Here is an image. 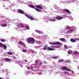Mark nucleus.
Wrapping results in <instances>:
<instances>
[{
	"mask_svg": "<svg viewBox=\"0 0 79 79\" xmlns=\"http://www.w3.org/2000/svg\"><path fill=\"white\" fill-rule=\"evenodd\" d=\"M44 64H47V62H46V61H44Z\"/></svg>",
	"mask_w": 79,
	"mask_h": 79,
	"instance_id": "f704fd0d",
	"label": "nucleus"
},
{
	"mask_svg": "<svg viewBox=\"0 0 79 79\" xmlns=\"http://www.w3.org/2000/svg\"><path fill=\"white\" fill-rule=\"evenodd\" d=\"M0 79H2V78L0 77Z\"/></svg>",
	"mask_w": 79,
	"mask_h": 79,
	"instance_id": "a19ab883",
	"label": "nucleus"
},
{
	"mask_svg": "<svg viewBox=\"0 0 79 79\" xmlns=\"http://www.w3.org/2000/svg\"><path fill=\"white\" fill-rule=\"evenodd\" d=\"M71 27H69V26H67V27H66V29L68 30L69 29H71Z\"/></svg>",
	"mask_w": 79,
	"mask_h": 79,
	"instance_id": "393cba45",
	"label": "nucleus"
},
{
	"mask_svg": "<svg viewBox=\"0 0 79 79\" xmlns=\"http://www.w3.org/2000/svg\"><path fill=\"white\" fill-rule=\"evenodd\" d=\"M64 61V60L63 59H60L59 60V62H60V63H61V62H63Z\"/></svg>",
	"mask_w": 79,
	"mask_h": 79,
	"instance_id": "a878e982",
	"label": "nucleus"
},
{
	"mask_svg": "<svg viewBox=\"0 0 79 79\" xmlns=\"http://www.w3.org/2000/svg\"><path fill=\"white\" fill-rule=\"evenodd\" d=\"M25 27L26 29H28V30L29 29V26L26 25L25 26Z\"/></svg>",
	"mask_w": 79,
	"mask_h": 79,
	"instance_id": "5701e85b",
	"label": "nucleus"
},
{
	"mask_svg": "<svg viewBox=\"0 0 79 79\" xmlns=\"http://www.w3.org/2000/svg\"><path fill=\"white\" fill-rule=\"evenodd\" d=\"M25 61H26V62H27V60H25Z\"/></svg>",
	"mask_w": 79,
	"mask_h": 79,
	"instance_id": "ea45409f",
	"label": "nucleus"
},
{
	"mask_svg": "<svg viewBox=\"0 0 79 79\" xmlns=\"http://www.w3.org/2000/svg\"><path fill=\"white\" fill-rule=\"evenodd\" d=\"M3 46V44L2 43H0V47L1 48H2Z\"/></svg>",
	"mask_w": 79,
	"mask_h": 79,
	"instance_id": "cd10ccee",
	"label": "nucleus"
},
{
	"mask_svg": "<svg viewBox=\"0 0 79 79\" xmlns=\"http://www.w3.org/2000/svg\"><path fill=\"white\" fill-rule=\"evenodd\" d=\"M1 42H5V40L3 39H1Z\"/></svg>",
	"mask_w": 79,
	"mask_h": 79,
	"instance_id": "7c9ffc66",
	"label": "nucleus"
},
{
	"mask_svg": "<svg viewBox=\"0 0 79 79\" xmlns=\"http://www.w3.org/2000/svg\"><path fill=\"white\" fill-rule=\"evenodd\" d=\"M74 2H77V0H73Z\"/></svg>",
	"mask_w": 79,
	"mask_h": 79,
	"instance_id": "e433bc0d",
	"label": "nucleus"
},
{
	"mask_svg": "<svg viewBox=\"0 0 79 79\" xmlns=\"http://www.w3.org/2000/svg\"><path fill=\"white\" fill-rule=\"evenodd\" d=\"M68 53L69 54H71V51H69L68 52Z\"/></svg>",
	"mask_w": 79,
	"mask_h": 79,
	"instance_id": "2f4dec72",
	"label": "nucleus"
},
{
	"mask_svg": "<svg viewBox=\"0 0 79 79\" xmlns=\"http://www.w3.org/2000/svg\"><path fill=\"white\" fill-rule=\"evenodd\" d=\"M2 27H6V26H7V24L6 23L4 25H1Z\"/></svg>",
	"mask_w": 79,
	"mask_h": 79,
	"instance_id": "4be33fe9",
	"label": "nucleus"
},
{
	"mask_svg": "<svg viewBox=\"0 0 79 79\" xmlns=\"http://www.w3.org/2000/svg\"><path fill=\"white\" fill-rule=\"evenodd\" d=\"M27 69H30V68L29 67H27Z\"/></svg>",
	"mask_w": 79,
	"mask_h": 79,
	"instance_id": "4c0bfd02",
	"label": "nucleus"
},
{
	"mask_svg": "<svg viewBox=\"0 0 79 79\" xmlns=\"http://www.w3.org/2000/svg\"><path fill=\"white\" fill-rule=\"evenodd\" d=\"M5 61H11V59L8 58H6L5 59Z\"/></svg>",
	"mask_w": 79,
	"mask_h": 79,
	"instance_id": "ddd939ff",
	"label": "nucleus"
},
{
	"mask_svg": "<svg viewBox=\"0 0 79 79\" xmlns=\"http://www.w3.org/2000/svg\"><path fill=\"white\" fill-rule=\"evenodd\" d=\"M49 21H52L54 22L55 21V19H49Z\"/></svg>",
	"mask_w": 79,
	"mask_h": 79,
	"instance_id": "aec40b11",
	"label": "nucleus"
},
{
	"mask_svg": "<svg viewBox=\"0 0 79 79\" xmlns=\"http://www.w3.org/2000/svg\"><path fill=\"white\" fill-rule=\"evenodd\" d=\"M35 6V7H36V8H39V9H41V10L42 9V6H40V5H36Z\"/></svg>",
	"mask_w": 79,
	"mask_h": 79,
	"instance_id": "1a4fd4ad",
	"label": "nucleus"
},
{
	"mask_svg": "<svg viewBox=\"0 0 79 79\" xmlns=\"http://www.w3.org/2000/svg\"><path fill=\"white\" fill-rule=\"evenodd\" d=\"M30 6L32 8H35V6H34L33 5H30Z\"/></svg>",
	"mask_w": 79,
	"mask_h": 79,
	"instance_id": "bb28decb",
	"label": "nucleus"
},
{
	"mask_svg": "<svg viewBox=\"0 0 79 79\" xmlns=\"http://www.w3.org/2000/svg\"><path fill=\"white\" fill-rule=\"evenodd\" d=\"M3 47L4 48V49H6V48H7V47H6V46L5 45H3Z\"/></svg>",
	"mask_w": 79,
	"mask_h": 79,
	"instance_id": "412c9836",
	"label": "nucleus"
},
{
	"mask_svg": "<svg viewBox=\"0 0 79 79\" xmlns=\"http://www.w3.org/2000/svg\"><path fill=\"white\" fill-rule=\"evenodd\" d=\"M73 31H74L73 29H70V30H69V31H67V33H71L72 32H73Z\"/></svg>",
	"mask_w": 79,
	"mask_h": 79,
	"instance_id": "9d476101",
	"label": "nucleus"
},
{
	"mask_svg": "<svg viewBox=\"0 0 79 79\" xmlns=\"http://www.w3.org/2000/svg\"><path fill=\"white\" fill-rule=\"evenodd\" d=\"M35 32H37L39 34H41V31H40L39 30H35Z\"/></svg>",
	"mask_w": 79,
	"mask_h": 79,
	"instance_id": "6ab92c4d",
	"label": "nucleus"
},
{
	"mask_svg": "<svg viewBox=\"0 0 79 79\" xmlns=\"http://www.w3.org/2000/svg\"><path fill=\"white\" fill-rule=\"evenodd\" d=\"M7 53L10 55H13V53L11 52H8Z\"/></svg>",
	"mask_w": 79,
	"mask_h": 79,
	"instance_id": "a211bd4d",
	"label": "nucleus"
},
{
	"mask_svg": "<svg viewBox=\"0 0 79 79\" xmlns=\"http://www.w3.org/2000/svg\"><path fill=\"white\" fill-rule=\"evenodd\" d=\"M43 49L44 50H46V49H47V48L45 47H44L43 48Z\"/></svg>",
	"mask_w": 79,
	"mask_h": 79,
	"instance_id": "72a5a7b5",
	"label": "nucleus"
},
{
	"mask_svg": "<svg viewBox=\"0 0 79 79\" xmlns=\"http://www.w3.org/2000/svg\"><path fill=\"white\" fill-rule=\"evenodd\" d=\"M18 11L19 13H21V14H24L25 13L24 11L21 9H19Z\"/></svg>",
	"mask_w": 79,
	"mask_h": 79,
	"instance_id": "423d86ee",
	"label": "nucleus"
},
{
	"mask_svg": "<svg viewBox=\"0 0 79 79\" xmlns=\"http://www.w3.org/2000/svg\"><path fill=\"white\" fill-rule=\"evenodd\" d=\"M20 26L22 27H24V25H23V24H20Z\"/></svg>",
	"mask_w": 79,
	"mask_h": 79,
	"instance_id": "c756f323",
	"label": "nucleus"
},
{
	"mask_svg": "<svg viewBox=\"0 0 79 79\" xmlns=\"http://www.w3.org/2000/svg\"><path fill=\"white\" fill-rule=\"evenodd\" d=\"M31 69H32V68H33V67L31 66Z\"/></svg>",
	"mask_w": 79,
	"mask_h": 79,
	"instance_id": "58836bf2",
	"label": "nucleus"
},
{
	"mask_svg": "<svg viewBox=\"0 0 79 79\" xmlns=\"http://www.w3.org/2000/svg\"><path fill=\"white\" fill-rule=\"evenodd\" d=\"M24 15L25 16H26L28 18H29V19H31V21H32V20H34V18H33V17H32V16H29L28 15H26V14H25Z\"/></svg>",
	"mask_w": 79,
	"mask_h": 79,
	"instance_id": "20e7f679",
	"label": "nucleus"
},
{
	"mask_svg": "<svg viewBox=\"0 0 79 79\" xmlns=\"http://www.w3.org/2000/svg\"><path fill=\"white\" fill-rule=\"evenodd\" d=\"M64 11H65V12H67L69 14H70V11L67 9H65L64 10Z\"/></svg>",
	"mask_w": 79,
	"mask_h": 79,
	"instance_id": "9b49d317",
	"label": "nucleus"
},
{
	"mask_svg": "<svg viewBox=\"0 0 79 79\" xmlns=\"http://www.w3.org/2000/svg\"><path fill=\"white\" fill-rule=\"evenodd\" d=\"M27 40L29 42H31L32 44H34L35 42V40L33 38H29L27 39Z\"/></svg>",
	"mask_w": 79,
	"mask_h": 79,
	"instance_id": "f257e3e1",
	"label": "nucleus"
},
{
	"mask_svg": "<svg viewBox=\"0 0 79 79\" xmlns=\"http://www.w3.org/2000/svg\"><path fill=\"white\" fill-rule=\"evenodd\" d=\"M64 73L65 74H67L68 73V72L66 71H64Z\"/></svg>",
	"mask_w": 79,
	"mask_h": 79,
	"instance_id": "c9c22d12",
	"label": "nucleus"
},
{
	"mask_svg": "<svg viewBox=\"0 0 79 79\" xmlns=\"http://www.w3.org/2000/svg\"><path fill=\"white\" fill-rule=\"evenodd\" d=\"M19 44L21 45H23V47H26V45L24 43L21 41H19Z\"/></svg>",
	"mask_w": 79,
	"mask_h": 79,
	"instance_id": "6e6552de",
	"label": "nucleus"
},
{
	"mask_svg": "<svg viewBox=\"0 0 79 79\" xmlns=\"http://www.w3.org/2000/svg\"><path fill=\"white\" fill-rule=\"evenodd\" d=\"M64 69L65 70V71H71V70L67 68L65 66L64 67L62 68V70H63V71H64Z\"/></svg>",
	"mask_w": 79,
	"mask_h": 79,
	"instance_id": "7ed1b4c3",
	"label": "nucleus"
},
{
	"mask_svg": "<svg viewBox=\"0 0 79 79\" xmlns=\"http://www.w3.org/2000/svg\"><path fill=\"white\" fill-rule=\"evenodd\" d=\"M78 69H79V67H78Z\"/></svg>",
	"mask_w": 79,
	"mask_h": 79,
	"instance_id": "79ce46f5",
	"label": "nucleus"
},
{
	"mask_svg": "<svg viewBox=\"0 0 79 79\" xmlns=\"http://www.w3.org/2000/svg\"><path fill=\"white\" fill-rule=\"evenodd\" d=\"M55 49L52 48L50 47H48L47 48V51H53V50H55Z\"/></svg>",
	"mask_w": 79,
	"mask_h": 79,
	"instance_id": "39448f33",
	"label": "nucleus"
},
{
	"mask_svg": "<svg viewBox=\"0 0 79 79\" xmlns=\"http://www.w3.org/2000/svg\"><path fill=\"white\" fill-rule=\"evenodd\" d=\"M42 64V61H40L39 63V65L40 66L41 64Z\"/></svg>",
	"mask_w": 79,
	"mask_h": 79,
	"instance_id": "473e14b6",
	"label": "nucleus"
},
{
	"mask_svg": "<svg viewBox=\"0 0 79 79\" xmlns=\"http://www.w3.org/2000/svg\"><path fill=\"white\" fill-rule=\"evenodd\" d=\"M35 9L36 11H38L39 12H40V11H42L41 10H40L37 8H35Z\"/></svg>",
	"mask_w": 79,
	"mask_h": 79,
	"instance_id": "4468645a",
	"label": "nucleus"
},
{
	"mask_svg": "<svg viewBox=\"0 0 79 79\" xmlns=\"http://www.w3.org/2000/svg\"><path fill=\"white\" fill-rule=\"evenodd\" d=\"M51 58L53 59H56V58H58V56H52Z\"/></svg>",
	"mask_w": 79,
	"mask_h": 79,
	"instance_id": "f3484780",
	"label": "nucleus"
},
{
	"mask_svg": "<svg viewBox=\"0 0 79 79\" xmlns=\"http://www.w3.org/2000/svg\"><path fill=\"white\" fill-rule=\"evenodd\" d=\"M71 42H76V40H74V39H72L70 40Z\"/></svg>",
	"mask_w": 79,
	"mask_h": 79,
	"instance_id": "f8f14e48",
	"label": "nucleus"
},
{
	"mask_svg": "<svg viewBox=\"0 0 79 79\" xmlns=\"http://www.w3.org/2000/svg\"><path fill=\"white\" fill-rule=\"evenodd\" d=\"M56 19H58V20H61V19H63V17L58 16L56 17Z\"/></svg>",
	"mask_w": 79,
	"mask_h": 79,
	"instance_id": "0eeeda50",
	"label": "nucleus"
},
{
	"mask_svg": "<svg viewBox=\"0 0 79 79\" xmlns=\"http://www.w3.org/2000/svg\"><path fill=\"white\" fill-rule=\"evenodd\" d=\"M78 53V52L77 51H75L73 52V54L74 55H77Z\"/></svg>",
	"mask_w": 79,
	"mask_h": 79,
	"instance_id": "dca6fc26",
	"label": "nucleus"
},
{
	"mask_svg": "<svg viewBox=\"0 0 79 79\" xmlns=\"http://www.w3.org/2000/svg\"><path fill=\"white\" fill-rule=\"evenodd\" d=\"M35 66H37V64L38 63V59H37L35 61Z\"/></svg>",
	"mask_w": 79,
	"mask_h": 79,
	"instance_id": "c85d7f7f",
	"label": "nucleus"
},
{
	"mask_svg": "<svg viewBox=\"0 0 79 79\" xmlns=\"http://www.w3.org/2000/svg\"><path fill=\"white\" fill-rule=\"evenodd\" d=\"M49 44L51 45H62V44H61V43L59 42H57L55 43L49 42Z\"/></svg>",
	"mask_w": 79,
	"mask_h": 79,
	"instance_id": "f03ea898",
	"label": "nucleus"
},
{
	"mask_svg": "<svg viewBox=\"0 0 79 79\" xmlns=\"http://www.w3.org/2000/svg\"><path fill=\"white\" fill-rule=\"evenodd\" d=\"M22 51L23 52H24V53H26V52H27V49H23L22 50Z\"/></svg>",
	"mask_w": 79,
	"mask_h": 79,
	"instance_id": "b1692460",
	"label": "nucleus"
},
{
	"mask_svg": "<svg viewBox=\"0 0 79 79\" xmlns=\"http://www.w3.org/2000/svg\"><path fill=\"white\" fill-rule=\"evenodd\" d=\"M60 40L63 42H65V39L64 38H60Z\"/></svg>",
	"mask_w": 79,
	"mask_h": 79,
	"instance_id": "2eb2a0df",
	"label": "nucleus"
}]
</instances>
